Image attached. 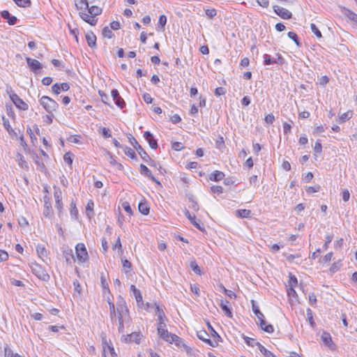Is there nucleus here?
I'll return each mask as SVG.
<instances>
[{"instance_id": "nucleus-60", "label": "nucleus", "mask_w": 357, "mask_h": 357, "mask_svg": "<svg viewBox=\"0 0 357 357\" xmlns=\"http://www.w3.org/2000/svg\"><path fill=\"white\" fill-rule=\"evenodd\" d=\"M215 144L217 147H218L219 149H221L222 146H225V141L222 136L220 135L218 137V138L215 141Z\"/></svg>"}, {"instance_id": "nucleus-53", "label": "nucleus", "mask_w": 357, "mask_h": 357, "mask_svg": "<svg viewBox=\"0 0 357 357\" xmlns=\"http://www.w3.org/2000/svg\"><path fill=\"white\" fill-rule=\"evenodd\" d=\"M208 328L212 333V337L214 339H217L218 340H221V337L218 335V333L213 329L210 323H208Z\"/></svg>"}, {"instance_id": "nucleus-35", "label": "nucleus", "mask_w": 357, "mask_h": 357, "mask_svg": "<svg viewBox=\"0 0 357 357\" xmlns=\"http://www.w3.org/2000/svg\"><path fill=\"white\" fill-rule=\"evenodd\" d=\"M263 58H264V64L265 66H268V65H271L273 63H276V62H277L276 59H273L271 56V55L267 54H264Z\"/></svg>"}, {"instance_id": "nucleus-37", "label": "nucleus", "mask_w": 357, "mask_h": 357, "mask_svg": "<svg viewBox=\"0 0 357 357\" xmlns=\"http://www.w3.org/2000/svg\"><path fill=\"white\" fill-rule=\"evenodd\" d=\"M70 213L72 218L76 219L78 215V210L76 207V204L75 202L72 201L70 203Z\"/></svg>"}, {"instance_id": "nucleus-41", "label": "nucleus", "mask_w": 357, "mask_h": 357, "mask_svg": "<svg viewBox=\"0 0 357 357\" xmlns=\"http://www.w3.org/2000/svg\"><path fill=\"white\" fill-rule=\"evenodd\" d=\"M241 336H242L243 339L244 340L245 342L246 343V344L250 347H255V343L257 342L255 339L249 337L245 335L244 334H242Z\"/></svg>"}, {"instance_id": "nucleus-15", "label": "nucleus", "mask_w": 357, "mask_h": 357, "mask_svg": "<svg viewBox=\"0 0 357 357\" xmlns=\"http://www.w3.org/2000/svg\"><path fill=\"white\" fill-rule=\"evenodd\" d=\"M26 61L31 70L36 73L43 68L42 64L36 59L26 57Z\"/></svg>"}, {"instance_id": "nucleus-50", "label": "nucleus", "mask_w": 357, "mask_h": 357, "mask_svg": "<svg viewBox=\"0 0 357 357\" xmlns=\"http://www.w3.org/2000/svg\"><path fill=\"white\" fill-rule=\"evenodd\" d=\"M211 192L214 194H221L223 192V188L220 185H212L211 187Z\"/></svg>"}, {"instance_id": "nucleus-13", "label": "nucleus", "mask_w": 357, "mask_h": 357, "mask_svg": "<svg viewBox=\"0 0 357 357\" xmlns=\"http://www.w3.org/2000/svg\"><path fill=\"white\" fill-rule=\"evenodd\" d=\"M322 342L326 345L331 350L334 351L336 349V345L333 342L332 337L329 333L324 331L321 336Z\"/></svg>"}, {"instance_id": "nucleus-40", "label": "nucleus", "mask_w": 357, "mask_h": 357, "mask_svg": "<svg viewBox=\"0 0 357 357\" xmlns=\"http://www.w3.org/2000/svg\"><path fill=\"white\" fill-rule=\"evenodd\" d=\"M306 314L307 317V319L309 321L310 325L312 328H314L316 324L313 319V312L310 308H307L306 310Z\"/></svg>"}, {"instance_id": "nucleus-48", "label": "nucleus", "mask_w": 357, "mask_h": 357, "mask_svg": "<svg viewBox=\"0 0 357 357\" xmlns=\"http://www.w3.org/2000/svg\"><path fill=\"white\" fill-rule=\"evenodd\" d=\"M197 336L200 340L204 341L207 337H208V334L205 330H201L197 331Z\"/></svg>"}, {"instance_id": "nucleus-45", "label": "nucleus", "mask_w": 357, "mask_h": 357, "mask_svg": "<svg viewBox=\"0 0 357 357\" xmlns=\"http://www.w3.org/2000/svg\"><path fill=\"white\" fill-rule=\"evenodd\" d=\"M3 127L8 131V132L9 134L14 132L13 129L11 128V126L10 125L9 120L8 119H6L4 116H3Z\"/></svg>"}, {"instance_id": "nucleus-29", "label": "nucleus", "mask_w": 357, "mask_h": 357, "mask_svg": "<svg viewBox=\"0 0 357 357\" xmlns=\"http://www.w3.org/2000/svg\"><path fill=\"white\" fill-rule=\"evenodd\" d=\"M251 213V211L248 209H238L236 211V215L239 218H250Z\"/></svg>"}, {"instance_id": "nucleus-38", "label": "nucleus", "mask_w": 357, "mask_h": 357, "mask_svg": "<svg viewBox=\"0 0 357 357\" xmlns=\"http://www.w3.org/2000/svg\"><path fill=\"white\" fill-rule=\"evenodd\" d=\"M19 7L27 8L31 4L30 0H13Z\"/></svg>"}, {"instance_id": "nucleus-20", "label": "nucleus", "mask_w": 357, "mask_h": 357, "mask_svg": "<svg viewBox=\"0 0 357 357\" xmlns=\"http://www.w3.org/2000/svg\"><path fill=\"white\" fill-rule=\"evenodd\" d=\"M138 211L144 215H147L149 213L150 206L144 198H143L138 204Z\"/></svg>"}, {"instance_id": "nucleus-12", "label": "nucleus", "mask_w": 357, "mask_h": 357, "mask_svg": "<svg viewBox=\"0 0 357 357\" xmlns=\"http://www.w3.org/2000/svg\"><path fill=\"white\" fill-rule=\"evenodd\" d=\"M139 172L144 176L149 178L151 181L155 182L158 186L162 187L161 183L152 175L151 172L145 165H140Z\"/></svg>"}, {"instance_id": "nucleus-33", "label": "nucleus", "mask_w": 357, "mask_h": 357, "mask_svg": "<svg viewBox=\"0 0 357 357\" xmlns=\"http://www.w3.org/2000/svg\"><path fill=\"white\" fill-rule=\"evenodd\" d=\"M288 37L291 39L296 45L297 47H301L302 44L299 40V38L297 34L294 31H289L287 33Z\"/></svg>"}, {"instance_id": "nucleus-62", "label": "nucleus", "mask_w": 357, "mask_h": 357, "mask_svg": "<svg viewBox=\"0 0 357 357\" xmlns=\"http://www.w3.org/2000/svg\"><path fill=\"white\" fill-rule=\"evenodd\" d=\"M291 126L287 122L283 123V131L285 135H287L291 132Z\"/></svg>"}, {"instance_id": "nucleus-64", "label": "nucleus", "mask_w": 357, "mask_h": 357, "mask_svg": "<svg viewBox=\"0 0 357 357\" xmlns=\"http://www.w3.org/2000/svg\"><path fill=\"white\" fill-rule=\"evenodd\" d=\"M107 347L108 350V355L109 357H118L117 354L115 353L114 349L112 347L109 345H107Z\"/></svg>"}, {"instance_id": "nucleus-27", "label": "nucleus", "mask_w": 357, "mask_h": 357, "mask_svg": "<svg viewBox=\"0 0 357 357\" xmlns=\"http://www.w3.org/2000/svg\"><path fill=\"white\" fill-rule=\"evenodd\" d=\"M252 303V309L254 314L257 316L258 320H261L264 318V316L262 312H261L259 306L256 304L254 300L251 301Z\"/></svg>"}, {"instance_id": "nucleus-17", "label": "nucleus", "mask_w": 357, "mask_h": 357, "mask_svg": "<svg viewBox=\"0 0 357 357\" xmlns=\"http://www.w3.org/2000/svg\"><path fill=\"white\" fill-rule=\"evenodd\" d=\"M121 261H122V266H123L122 271L124 273V274L126 275V277L127 278V279L129 280L130 278V277H132V273H131L132 264L130 261H129L126 259H122Z\"/></svg>"}, {"instance_id": "nucleus-21", "label": "nucleus", "mask_w": 357, "mask_h": 357, "mask_svg": "<svg viewBox=\"0 0 357 357\" xmlns=\"http://www.w3.org/2000/svg\"><path fill=\"white\" fill-rule=\"evenodd\" d=\"M1 16L2 18L7 20V22L9 25H15L17 23V17L15 16L11 15L8 10H3L1 13Z\"/></svg>"}, {"instance_id": "nucleus-1", "label": "nucleus", "mask_w": 357, "mask_h": 357, "mask_svg": "<svg viewBox=\"0 0 357 357\" xmlns=\"http://www.w3.org/2000/svg\"><path fill=\"white\" fill-rule=\"evenodd\" d=\"M155 314L158 317V319H157L158 334L159 335L160 337L162 338L163 340H168V338L169 337L171 333H169L166 329L165 321L167 319V317L165 314L164 311L162 309H160L158 305H155Z\"/></svg>"}, {"instance_id": "nucleus-63", "label": "nucleus", "mask_w": 357, "mask_h": 357, "mask_svg": "<svg viewBox=\"0 0 357 357\" xmlns=\"http://www.w3.org/2000/svg\"><path fill=\"white\" fill-rule=\"evenodd\" d=\"M226 93L225 89L223 87H218L215 90V95L216 96H220L224 95Z\"/></svg>"}, {"instance_id": "nucleus-43", "label": "nucleus", "mask_w": 357, "mask_h": 357, "mask_svg": "<svg viewBox=\"0 0 357 357\" xmlns=\"http://www.w3.org/2000/svg\"><path fill=\"white\" fill-rule=\"evenodd\" d=\"M283 255L285 256L287 260L289 263L294 262V259L296 258L301 257V255L300 254L291 255V254L284 253Z\"/></svg>"}, {"instance_id": "nucleus-18", "label": "nucleus", "mask_w": 357, "mask_h": 357, "mask_svg": "<svg viewBox=\"0 0 357 357\" xmlns=\"http://www.w3.org/2000/svg\"><path fill=\"white\" fill-rule=\"evenodd\" d=\"M165 341L171 344L174 342L176 346L180 347H187L183 340L175 334L171 333L168 340Z\"/></svg>"}, {"instance_id": "nucleus-28", "label": "nucleus", "mask_w": 357, "mask_h": 357, "mask_svg": "<svg viewBox=\"0 0 357 357\" xmlns=\"http://www.w3.org/2000/svg\"><path fill=\"white\" fill-rule=\"evenodd\" d=\"M75 6L80 12H86L89 8V5L84 0H75Z\"/></svg>"}, {"instance_id": "nucleus-57", "label": "nucleus", "mask_w": 357, "mask_h": 357, "mask_svg": "<svg viewBox=\"0 0 357 357\" xmlns=\"http://www.w3.org/2000/svg\"><path fill=\"white\" fill-rule=\"evenodd\" d=\"M264 121L268 124H272L273 121H275V116L273 114H268L265 116Z\"/></svg>"}, {"instance_id": "nucleus-5", "label": "nucleus", "mask_w": 357, "mask_h": 357, "mask_svg": "<svg viewBox=\"0 0 357 357\" xmlns=\"http://www.w3.org/2000/svg\"><path fill=\"white\" fill-rule=\"evenodd\" d=\"M30 268L32 273L39 279L43 281H47L50 279V275L45 270V268L40 264L34 262L30 264Z\"/></svg>"}, {"instance_id": "nucleus-31", "label": "nucleus", "mask_w": 357, "mask_h": 357, "mask_svg": "<svg viewBox=\"0 0 357 357\" xmlns=\"http://www.w3.org/2000/svg\"><path fill=\"white\" fill-rule=\"evenodd\" d=\"M36 252H37L38 257L41 259L47 257V250L45 249V246L43 245L39 244L37 245Z\"/></svg>"}, {"instance_id": "nucleus-30", "label": "nucleus", "mask_w": 357, "mask_h": 357, "mask_svg": "<svg viewBox=\"0 0 357 357\" xmlns=\"http://www.w3.org/2000/svg\"><path fill=\"white\" fill-rule=\"evenodd\" d=\"M167 17L165 15H160L158 22V30L164 31L165 26L167 24Z\"/></svg>"}, {"instance_id": "nucleus-39", "label": "nucleus", "mask_w": 357, "mask_h": 357, "mask_svg": "<svg viewBox=\"0 0 357 357\" xmlns=\"http://www.w3.org/2000/svg\"><path fill=\"white\" fill-rule=\"evenodd\" d=\"M93 206L94 204L92 200H89L86 206V212L89 217L93 215Z\"/></svg>"}, {"instance_id": "nucleus-55", "label": "nucleus", "mask_w": 357, "mask_h": 357, "mask_svg": "<svg viewBox=\"0 0 357 357\" xmlns=\"http://www.w3.org/2000/svg\"><path fill=\"white\" fill-rule=\"evenodd\" d=\"M218 340H211L208 337H207L203 342L211 347H215L218 346Z\"/></svg>"}, {"instance_id": "nucleus-2", "label": "nucleus", "mask_w": 357, "mask_h": 357, "mask_svg": "<svg viewBox=\"0 0 357 357\" xmlns=\"http://www.w3.org/2000/svg\"><path fill=\"white\" fill-rule=\"evenodd\" d=\"M87 10L88 13L79 12L80 17L90 25H96L98 21L96 17L102 13V9L98 6L91 5L89 6Z\"/></svg>"}, {"instance_id": "nucleus-47", "label": "nucleus", "mask_w": 357, "mask_h": 357, "mask_svg": "<svg viewBox=\"0 0 357 357\" xmlns=\"http://www.w3.org/2000/svg\"><path fill=\"white\" fill-rule=\"evenodd\" d=\"M102 36L107 38H112L114 36V34L112 30L108 26H105L102 29Z\"/></svg>"}, {"instance_id": "nucleus-54", "label": "nucleus", "mask_w": 357, "mask_h": 357, "mask_svg": "<svg viewBox=\"0 0 357 357\" xmlns=\"http://www.w3.org/2000/svg\"><path fill=\"white\" fill-rule=\"evenodd\" d=\"M100 282L101 286L104 290H109L108 284L103 273H102L100 276Z\"/></svg>"}, {"instance_id": "nucleus-34", "label": "nucleus", "mask_w": 357, "mask_h": 357, "mask_svg": "<svg viewBox=\"0 0 357 357\" xmlns=\"http://www.w3.org/2000/svg\"><path fill=\"white\" fill-rule=\"evenodd\" d=\"M353 116V112L351 110H349L347 112H344L340 116H339V120L340 123H343L347 120H349L352 118Z\"/></svg>"}, {"instance_id": "nucleus-25", "label": "nucleus", "mask_w": 357, "mask_h": 357, "mask_svg": "<svg viewBox=\"0 0 357 357\" xmlns=\"http://www.w3.org/2000/svg\"><path fill=\"white\" fill-rule=\"evenodd\" d=\"M63 257L66 259L67 264H71L75 261V258L72 249H66L63 251Z\"/></svg>"}, {"instance_id": "nucleus-7", "label": "nucleus", "mask_w": 357, "mask_h": 357, "mask_svg": "<svg viewBox=\"0 0 357 357\" xmlns=\"http://www.w3.org/2000/svg\"><path fill=\"white\" fill-rule=\"evenodd\" d=\"M54 197L55 199V208L58 211V215L61 217L63 209V205L62 202V192L60 188L54 185Z\"/></svg>"}, {"instance_id": "nucleus-58", "label": "nucleus", "mask_w": 357, "mask_h": 357, "mask_svg": "<svg viewBox=\"0 0 357 357\" xmlns=\"http://www.w3.org/2000/svg\"><path fill=\"white\" fill-rule=\"evenodd\" d=\"M8 259V254L7 252L0 250V262L5 261Z\"/></svg>"}, {"instance_id": "nucleus-59", "label": "nucleus", "mask_w": 357, "mask_h": 357, "mask_svg": "<svg viewBox=\"0 0 357 357\" xmlns=\"http://www.w3.org/2000/svg\"><path fill=\"white\" fill-rule=\"evenodd\" d=\"M216 14H217L216 10L214 8L207 9L206 10V15L210 18H213V17H215L216 15Z\"/></svg>"}, {"instance_id": "nucleus-56", "label": "nucleus", "mask_w": 357, "mask_h": 357, "mask_svg": "<svg viewBox=\"0 0 357 357\" xmlns=\"http://www.w3.org/2000/svg\"><path fill=\"white\" fill-rule=\"evenodd\" d=\"M320 188H321V187L319 185H317L314 186H310L306 189V192L307 193L317 192L320 190Z\"/></svg>"}, {"instance_id": "nucleus-24", "label": "nucleus", "mask_w": 357, "mask_h": 357, "mask_svg": "<svg viewBox=\"0 0 357 357\" xmlns=\"http://www.w3.org/2000/svg\"><path fill=\"white\" fill-rule=\"evenodd\" d=\"M229 302L228 301H221L220 306L221 309L222 310V311L225 313V314L228 317L231 318V317H232V312H231V308L229 306Z\"/></svg>"}, {"instance_id": "nucleus-23", "label": "nucleus", "mask_w": 357, "mask_h": 357, "mask_svg": "<svg viewBox=\"0 0 357 357\" xmlns=\"http://www.w3.org/2000/svg\"><path fill=\"white\" fill-rule=\"evenodd\" d=\"M259 325H260L261 328L264 331H265V332H266L268 333H273V331H274L273 326L271 324H268L265 321L264 318L261 319V320H259Z\"/></svg>"}, {"instance_id": "nucleus-44", "label": "nucleus", "mask_w": 357, "mask_h": 357, "mask_svg": "<svg viewBox=\"0 0 357 357\" xmlns=\"http://www.w3.org/2000/svg\"><path fill=\"white\" fill-rule=\"evenodd\" d=\"M73 155L70 153V152H68V153H66L63 155V160L70 166L72 165L73 164Z\"/></svg>"}, {"instance_id": "nucleus-14", "label": "nucleus", "mask_w": 357, "mask_h": 357, "mask_svg": "<svg viewBox=\"0 0 357 357\" xmlns=\"http://www.w3.org/2000/svg\"><path fill=\"white\" fill-rule=\"evenodd\" d=\"M44 199H45V201H44L45 203H44V209H43V214L45 218L51 219L54 215L52 204L50 201V198L45 197Z\"/></svg>"}, {"instance_id": "nucleus-36", "label": "nucleus", "mask_w": 357, "mask_h": 357, "mask_svg": "<svg viewBox=\"0 0 357 357\" xmlns=\"http://www.w3.org/2000/svg\"><path fill=\"white\" fill-rule=\"evenodd\" d=\"M190 266L191 269L194 271L195 273L201 275H202V271L200 267L197 265L195 260L191 261L190 264Z\"/></svg>"}, {"instance_id": "nucleus-52", "label": "nucleus", "mask_w": 357, "mask_h": 357, "mask_svg": "<svg viewBox=\"0 0 357 357\" xmlns=\"http://www.w3.org/2000/svg\"><path fill=\"white\" fill-rule=\"evenodd\" d=\"M289 284L290 287H295L298 284L297 278L295 275H292L291 273H289Z\"/></svg>"}, {"instance_id": "nucleus-3", "label": "nucleus", "mask_w": 357, "mask_h": 357, "mask_svg": "<svg viewBox=\"0 0 357 357\" xmlns=\"http://www.w3.org/2000/svg\"><path fill=\"white\" fill-rule=\"evenodd\" d=\"M6 93L8 94L9 98L15 105L17 108L20 110L26 111L29 108V105L22 99H21L12 89L11 86H7Z\"/></svg>"}, {"instance_id": "nucleus-19", "label": "nucleus", "mask_w": 357, "mask_h": 357, "mask_svg": "<svg viewBox=\"0 0 357 357\" xmlns=\"http://www.w3.org/2000/svg\"><path fill=\"white\" fill-rule=\"evenodd\" d=\"M144 137L145 139L149 142V144L151 149H156L158 148V142L151 132L146 131L144 133Z\"/></svg>"}, {"instance_id": "nucleus-22", "label": "nucleus", "mask_w": 357, "mask_h": 357, "mask_svg": "<svg viewBox=\"0 0 357 357\" xmlns=\"http://www.w3.org/2000/svg\"><path fill=\"white\" fill-rule=\"evenodd\" d=\"M225 176V175L224 172H222L221 171L215 170L208 176V179L210 181L218 182V181L222 180L224 178Z\"/></svg>"}, {"instance_id": "nucleus-51", "label": "nucleus", "mask_w": 357, "mask_h": 357, "mask_svg": "<svg viewBox=\"0 0 357 357\" xmlns=\"http://www.w3.org/2000/svg\"><path fill=\"white\" fill-rule=\"evenodd\" d=\"M314 151L317 153H320L322 151V145L320 139L316 141L314 146Z\"/></svg>"}, {"instance_id": "nucleus-32", "label": "nucleus", "mask_w": 357, "mask_h": 357, "mask_svg": "<svg viewBox=\"0 0 357 357\" xmlns=\"http://www.w3.org/2000/svg\"><path fill=\"white\" fill-rule=\"evenodd\" d=\"M120 203L121 207L128 213V216L130 217L132 215V211L130 204L126 201L122 202L121 200Z\"/></svg>"}, {"instance_id": "nucleus-46", "label": "nucleus", "mask_w": 357, "mask_h": 357, "mask_svg": "<svg viewBox=\"0 0 357 357\" xmlns=\"http://www.w3.org/2000/svg\"><path fill=\"white\" fill-rule=\"evenodd\" d=\"M310 28H311V31H312V33L319 38H321L322 37V34L321 33V31L319 30V29L317 28V26L312 23L310 24Z\"/></svg>"}, {"instance_id": "nucleus-49", "label": "nucleus", "mask_w": 357, "mask_h": 357, "mask_svg": "<svg viewBox=\"0 0 357 357\" xmlns=\"http://www.w3.org/2000/svg\"><path fill=\"white\" fill-rule=\"evenodd\" d=\"M15 354H13L12 349L8 347V344H6L4 347V356L5 357H14Z\"/></svg>"}, {"instance_id": "nucleus-42", "label": "nucleus", "mask_w": 357, "mask_h": 357, "mask_svg": "<svg viewBox=\"0 0 357 357\" xmlns=\"http://www.w3.org/2000/svg\"><path fill=\"white\" fill-rule=\"evenodd\" d=\"M346 16L354 23L357 24V14L352 12L350 10H347L346 12Z\"/></svg>"}, {"instance_id": "nucleus-4", "label": "nucleus", "mask_w": 357, "mask_h": 357, "mask_svg": "<svg viewBox=\"0 0 357 357\" xmlns=\"http://www.w3.org/2000/svg\"><path fill=\"white\" fill-rule=\"evenodd\" d=\"M40 103L49 114H52L59 107L58 103L54 100L46 96L41 97Z\"/></svg>"}, {"instance_id": "nucleus-11", "label": "nucleus", "mask_w": 357, "mask_h": 357, "mask_svg": "<svg viewBox=\"0 0 357 357\" xmlns=\"http://www.w3.org/2000/svg\"><path fill=\"white\" fill-rule=\"evenodd\" d=\"M273 9L276 15L284 20H289L292 17V13L284 8L275 5L273 6Z\"/></svg>"}, {"instance_id": "nucleus-6", "label": "nucleus", "mask_w": 357, "mask_h": 357, "mask_svg": "<svg viewBox=\"0 0 357 357\" xmlns=\"http://www.w3.org/2000/svg\"><path fill=\"white\" fill-rule=\"evenodd\" d=\"M117 311L119 312L118 320L119 322V332L121 333H124V323H126V318L128 317V310L126 306L123 305H119L117 307Z\"/></svg>"}, {"instance_id": "nucleus-10", "label": "nucleus", "mask_w": 357, "mask_h": 357, "mask_svg": "<svg viewBox=\"0 0 357 357\" xmlns=\"http://www.w3.org/2000/svg\"><path fill=\"white\" fill-rule=\"evenodd\" d=\"M135 151H137L142 159L149 166L157 167L156 162L151 158L148 153L143 149L140 144L135 140Z\"/></svg>"}, {"instance_id": "nucleus-61", "label": "nucleus", "mask_w": 357, "mask_h": 357, "mask_svg": "<svg viewBox=\"0 0 357 357\" xmlns=\"http://www.w3.org/2000/svg\"><path fill=\"white\" fill-rule=\"evenodd\" d=\"M110 27L113 30H119L121 25L119 21H113L110 23Z\"/></svg>"}, {"instance_id": "nucleus-8", "label": "nucleus", "mask_w": 357, "mask_h": 357, "mask_svg": "<svg viewBox=\"0 0 357 357\" xmlns=\"http://www.w3.org/2000/svg\"><path fill=\"white\" fill-rule=\"evenodd\" d=\"M75 253L78 261L81 263L86 262L89 259L86 246L82 243H79L76 245Z\"/></svg>"}, {"instance_id": "nucleus-26", "label": "nucleus", "mask_w": 357, "mask_h": 357, "mask_svg": "<svg viewBox=\"0 0 357 357\" xmlns=\"http://www.w3.org/2000/svg\"><path fill=\"white\" fill-rule=\"evenodd\" d=\"M86 40L88 43V45L91 47H95L96 46V35L92 33L89 32L86 34Z\"/></svg>"}, {"instance_id": "nucleus-9", "label": "nucleus", "mask_w": 357, "mask_h": 357, "mask_svg": "<svg viewBox=\"0 0 357 357\" xmlns=\"http://www.w3.org/2000/svg\"><path fill=\"white\" fill-rule=\"evenodd\" d=\"M135 301L137 302V307L139 310H146L147 312L150 311L151 308L154 307L156 305H153L149 302L144 303L143 301V297L140 291L135 288Z\"/></svg>"}, {"instance_id": "nucleus-16", "label": "nucleus", "mask_w": 357, "mask_h": 357, "mask_svg": "<svg viewBox=\"0 0 357 357\" xmlns=\"http://www.w3.org/2000/svg\"><path fill=\"white\" fill-rule=\"evenodd\" d=\"M186 217L190 221V222L199 230L204 231V228L203 225L201 223L199 220H196V217L195 215H192L188 211H186L185 213Z\"/></svg>"}]
</instances>
